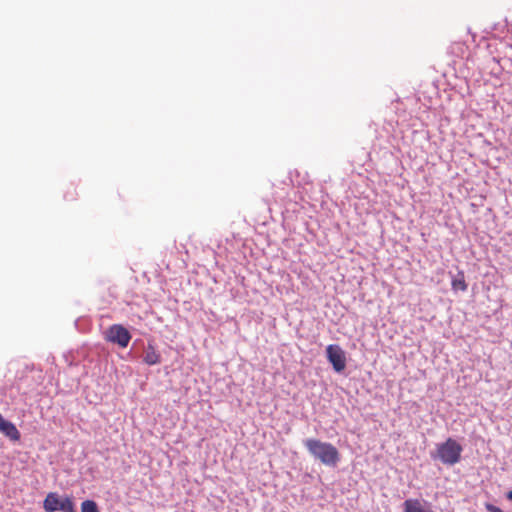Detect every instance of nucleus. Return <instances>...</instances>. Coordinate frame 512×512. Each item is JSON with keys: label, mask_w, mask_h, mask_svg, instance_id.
Wrapping results in <instances>:
<instances>
[{"label": "nucleus", "mask_w": 512, "mask_h": 512, "mask_svg": "<svg viewBox=\"0 0 512 512\" xmlns=\"http://www.w3.org/2000/svg\"><path fill=\"white\" fill-rule=\"evenodd\" d=\"M451 287H452V290H454V291L464 292L467 290L468 286L465 281V275H464L463 271H459L457 273V276L454 279H452Z\"/></svg>", "instance_id": "7"}, {"label": "nucleus", "mask_w": 512, "mask_h": 512, "mask_svg": "<svg viewBox=\"0 0 512 512\" xmlns=\"http://www.w3.org/2000/svg\"><path fill=\"white\" fill-rule=\"evenodd\" d=\"M43 509L45 512H76L75 503L70 496H61L57 492H49L44 501Z\"/></svg>", "instance_id": "3"}, {"label": "nucleus", "mask_w": 512, "mask_h": 512, "mask_svg": "<svg viewBox=\"0 0 512 512\" xmlns=\"http://www.w3.org/2000/svg\"><path fill=\"white\" fill-rule=\"evenodd\" d=\"M304 445L315 459L326 466L334 467L340 460L339 451L331 443L310 438L304 441Z\"/></svg>", "instance_id": "1"}, {"label": "nucleus", "mask_w": 512, "mask_h": 512, "mask_svg": "<svg viewBox=\"0 0 512 512\" xmlns=\"http://www.w3.org/2000/svg\"><path fill=\"white\" fill-rule=\"evenodd\" d=\"M462 446L454 439L448 438L445 442L437 445L434 458L439 459L443 464L454 465L461 459Z\"/></svg>", "instance_id": "2"}, {"label": "nucleus", "mask_w": 512, "mask_h": 512, "mask_svg": "<svg viewBox=\"0 0 512 512\" xmlns=\"http://www.w3.org/2000/svg\"><path fill=\"white\" fill-rule=\"evenodd\" d=\"M326 356L336 372H342L346 367L345 352L339 345L330 344L326 348Z\"/></svg>", "instance_id": "5"}, {"label": "nucleus", "mask_w": 512, "mask_h": 512, "mask_svg": "<svg viewBox=\"0 0 512 512\" xmlns=\"http://www.w3.org/2000/svg\"><path fill=\"white\" fill-rule=\"evenodd\" d=\"M507 498L512 501V490L507 493Z\"/></svg>", "instance_id": "10"}, {"label": "nucleus", "mask_w": 512, "mask_h": 512, "mask_svg": "<svg viewBox=\"0 0 512 512\" xmlns=\"http://www.w3.org/2000/svg\"><path fill=\"white\" fill-rule=\"evenodd\" d=\"M81 512H100L98 505L93 500H85L81 503Z\"/></svg>", "instance_id": "8"}, {"label": "nucleus", "mask_w": 512, "mask_h": 512, "mask_svg": "<svg viewBox=\"0 0 512 512\" xmlns=\"http://www.w3.org/2000/svg\"><path fill=\"white\" fill-rule=\"evenodd\" d=\"M485 508L488 512H503L499 507L490 503H486Z\"/></svg>", "instance_id": "9"}, {"label": "nucleus", "mask_w": 512, "mask_h": 512, "mask_svg": "<svg viewBox=\"0 0 512 512\" xmlns=\"http://www.w3.org/2000/svg\"><path fill=\"white\" fill-rule=\"evenodd\" d=\"M143 361L147 365H156L161 361L160 353L155 349L154 345L148 343L143 356Z\"/></svg>", "instance_id": "6"}, {"label": "nucleus", "mask_w": 512, "mask_h": 512, "mask_svg": "<svg viewBox=\"0 0 512 512\" xmlns=\"http://www.w3.org/2000/svg\"><path fill=\"white\" fill-rule=\"evenodd\" d=\"M130 332L121 324L111 325L105 332L104 338L107 342L117 344L126 348L131 340Z\"/></svg>", "instance_id": "4"}]
</instances>
